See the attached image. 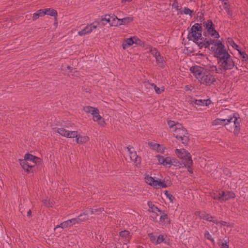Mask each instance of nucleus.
<instances>
[{"mask_svg": "<svg viewBox=\"0 0 248 248\" xmlns=\"http://www.w3.org/2000/svg\"><path fill=\"white\" fill-rule=\"evenodd\" d=\"M223 6L224 9L225 10L227 14L230 16H232V12L230 9V5L226 1H225L223 3Z\"/></svg>", "mask_w": 248, "mask_h": 248, "instance_id": "72a5a7b5", "label": "nucleus"}, {"mask_svg": "<svg viewBox=\"0 0 248 248\" xmlns=\"http://www.w3.org/2000/svg\"><path fill=\"white\" fill-rule=\"evenodd\" d=\"M149 145L152 149L159 153L163 154L166 150V148L163 145L154 142H149Z\"/></svg>", "mask_w": 248, "mask_h": 248, "instance_id": "f3484780", "label": "nucleus"}, {"mask_svg": "<svg viewBox=\"0 0 248 248\" xmlns=\"http://www.w3.org/2000/svg\"><path fill=\"white\" fill-rule=\"evenodd\" d=\"M221 248H229V245L228 242L225 241L224 243H223L221 245Z\"/></svg>", "mask_w": 248, "mask_h": 248, "instance_id": "864d4df0", "label": "nucleus"}, {"mask_svg": "<svg viewBox=\"0 0 248 248\" xmlns=\"http://www.w3.org/2000/svg\"><path fill=\"white\" fill-rule=\"evenodd\" d=\"M175 154L179 158L183 159L185 163L188 162L189 164L192 163V160L189 153L185 149H176Z\"/></svg>", "mask_w": 248, "mask_h": 248, "instance_id": "1a4fd4ad", "label": "nucleus"}, {"mask_svg": "<svg viewBox=\"0 0 248 248\" xmlns=\"http://www.w3.org/2000/svg\"><path fill=\"white\" fill-rule=\"evenodd\" d=\"M237 51H238L239 55L242 58V60L246 59L248 56V55L246 54V53L245 51H242V50H240L239 49H238L237 50Z\"/></svg>", "mask_w": 248, "mask_h": 248, "instance_id": "a18cd8bd", "label": "nucleus"}, {"mask_svg": "<svg viewBox=\"0 0 248 248\" xmlns=\"http://www.w3.org/2000/svg\"><path fill=\"white\" fill-rule=\"evenodd\" d=\"M168 125H169L170 127L171 128V131H172V129H175V125L177 124H175V122L174 121H170L168 122Z\"/></svg>", "mask_w": 248, "mask_h": 248, "instance_id": "de8ad7c7", "label": "nucleus"}, {"mask_svg": "<svg viewBox=\"0 0 248 248\" xmlns=\"http://www.w3.org/2000/svg\"><path fill=\"white\" fill-rule=\"evenodd\" d=\"M217 225H220V226H225L227 225V222L223 221H219L218 220V223H216Z\"/></svg>", "mask_w": 248, "mask_h": 248, "instance_id": "5fc2aeb1", "label": "nucleus"}, {"mask_svg": "<svg viewBox=\"0 0 248 248\" xmlns=\"http://www.w3.org/2000/svg\"><path fill=\"white\" fill-rule=\"evenodd\" d=\"M192 13L193 11L191 10L187 7H184L183 10V13L184 14L189 15L191 17Z\"/></svg>", "mask_w": 248, "mask_h": 248, "instance_id": "c03bdc74", "label": "nucleus"}, {"mask_svg": "<svg viewBox=\"0 0 248 248\" xmlns=\"http://www.w3.org/2000/svg\"><path fill=\"white\" fill-rule=\"evenodd\" d=\"M31 210H29L28 212H27V216L28 217H30L31 216Z\"/></svg>", "mask_w": 248, "mask_h": 248, "instance_id": "4d7b16f0", "label": "nucleus"}, {"mask_svg": "<svg viewBox=\"0 0 248 248\" xmlns=\"http://www.w3.org/2000/svg\"><path fill=\"white\" fill-rule=\"evenodd\" d=\"M53 130L62 136L66 138H74L77 136V131H69L63 127L54 128Z\"/></svg>", "mask_w": 248, "mask_h": 248, "instance_id": "f8f14e48", "label": "nucleus"}, {"mask_svg": "<svg viewBox=\"0 0 248 248\" xmlns=\"http://www.w3.org/2000/svg\"><path fill=\"white\" fill-rule=\"evenodd\" d=\"M133 20V18L132 17H126L121 19L120 18V26L128 24Z\"/></svg>", "mask_w": 248, "mask_h": 248, "instance_id": "cd10ccee", "label": "nucleus"}, {"mask_svg": "<svg viewBox=\"0 0 248 248\" xmlns=\"http://www.w3.org/2000/svg\"><path fill=\"white\" fill-rule=\"evenodd\" d=\"M240 130V126H234V129L233 131V133L235 135H237L239 132Z\"/></svg>", "mask_w": 248, "mask_h": 248, "instance_id": "8fccbe9b", "label": "nucleus"}, {"mask_svg": "<svg viewBox=\"0 0 248 248\" xmlns=\"http://www.w3.org/2000/svg\"><path fill=\"white\" fill-rule=\"evenodd\" d=\"M220 1H222L223 2L226 1L227 0H219Z\"/></svg>", "mask_w": 248, "mask_h": 248, "instance_id": "052dcab7", "label": "nucleus"}, {"mask_svg": "<svg viewBox=\"0 0 248 248\" xmlns=\"http://www.w3.org/2000/svg\"><path fill=\"white\" fill-rule=\"evenodd\" d=\"M148 204L150 208L151 211L153 213H156L157 216L159 215L158 214H157V212H159V213L161 212L162 211L160 210L155 205L152 204L151 202H148Z\"/></svg>", "mask_w": 248, "mask_h": 248, "instance_id": "7c9ffc66", "label": "nucleus"}, {"mask_svg": "<svg viewBox=\"0 0 248 248\" xmlns=\"http://www.w3.org/2000/svg\"><path fill=\"white\" fill-rule=\"evenodd\" d=\"M99 24V22L95 21L90 24L87 25L81 31H78V34L80 36H82L91 33L97 28Z\"/></svg>", "mask_w": 248, "mask_h": 248, "instance_id": "9b49d317", "label": "nucleus"}, {"mask_svg": "<svg viewBox=\"0 0 248 248\" xmlns=\"http://www.w3.org/2000/svg\"><path fill=\"white\" fill-rule=\"evenodd\" d=\"M149 237L151 241L154 244H155V242L156 240V237L153 234V233L149 234Z\"/></svg>", "mask_w": 248, "mask_h": 248, "instance_id": "09e8293b", "label": "nucleus"}, {"mask_svg": "<svg viewBox=\"0 0 248 248\" xmlns=\"http://www.w3.org/2000/svg\"><path fill=\"white\" fill-rule=\"evenodd\" d=\"M110 17L111 15H106L104 17H102L101 21L103 22L104 25H106L107 23H109L110 24Z\"/></svg>", "mask_w": 248, "mask_h": 248, "instance_id": "f704fd0d", "label": "nucleus"}, {"mask_svg": "<svg viewBox=\"0 0 248 248\" xmlns=\"http://www.w3.org/2000/svg\"><path fill=\"white\" fill-rule=\"evenodd\" d=\"M95 108H96L93 107L86 106L83 108V110L86 113H91L92 114Z\"/></svg>", "mask_w": 248, "mask_h": 248, "instance_id": "e433bc0d", "label": "nucleus"}, {"mask_svg": "<svg viewBox=\"0 0 248 248\" xmlns=\"http://www.w3.org/2000/svg\"><path fill=\"white\" fill-rule=\"evenodd\" d=\"M150 85L154 88L155 93L158 94H161L162 92L164 91L165 89L164 87L159 88L154 83L150 84Z\"/></svg>", "mask_w": 248, "mask_h": 248, "instance_id": "473e14b6", "label": "nucleus"}, {"mask_svg": "<svg viewBox=\"0 0 248 248\" xmlns=\"http://www.w3.org/2000/svg\"><path fill=\"white\" fill-rule=\"evenodd\" d=\"M233 119H234L233 122L234 126H240V123L238 122V119L239 118V117L238 116V114L235 113L233 114L232 115Z\"/></svg>", "mask_w": 248, "mask_h": 248, "instance_id": "58836bf2", "label": "nucleus"}, {"mask_svg": "<svg viewBox=\"0 0 248 248\" xmlns=\"http://www.w3.org/2000/svg\"><path fill=\"white\" fill-rule=\"evenodd\" d=\"M76 138V141L77 143H85L87 142L89 140V138L88 136H81L78 134L77 131V136L75 137Z\"/></svg>", "mask_w": 248, "mask_h": 248, "instance_id": "5701e85b", "label": "nucleus"}, {"mask_svg": "<svg viewBox=\"0 0 248 248\" xmlns=\"http://www.w3.org/2000/svg\"><path fill=\"white\" fill-rule=\"evenodd\" d=\"M192 164V163H190H190L189 164L188 162L185 163V166L187 168L188 171L190 173H193V170L191 167Z\"/></svg>", "mask_w": 248, "mask_h": 248, "instance_id": "49530a36", "label": "nucleus"}, {"mask_svg": "<svg viewBox=\"0 0 248 248\" xmlns=\"http://www.w3.org/2000/svg\"><path fill=\"white\" fill-rule=\"evenodd\" d=\"M243 64L248 67V56L243 60H242Z\"/></svg>", "mask_w": 248, "mask_h": 248, "instance_id": "3c124183", "label": "nucleus"}, {"mask_svg": "<svg viewBox=\"0 0 248 248\" xmlns=\"http://www.w3.org/2000/svg\"><path fill=\"white\" fill-rule=\"evenodd\" d=\"M159 214L161 215L159 219L160 224L164 225L166 224V222H169L168 216L167 214L165 213L164 211H161Z\"/></svg>", "mask_w": 248, "mask_h": 248, "instance_id": "b1692460", "label": "nucleus"}, {"mask_svg": "<svg viewBox=\"0 0 248 248\" xmlns=\"http://www.w3.org/2000/svg\"><path fill=\"white\" fill-rule=\"evenodd\" d=\"M123 248H128V246H127V244L124 243L123 245Z\"/></svg>", "mask_w": 248, "mask_h": 248, "instance_id": "bf43d9fd", "label": "nucleus"}, {"mask_svg": "<svg viewBox=\"0 0 248 248\" xmlns=\"http://www.w3.org/2000/svg\"><path fill=\"white\" fill-rule=\"evenodd\" d=\"M127 149L131 160L136 163V165L140 164L141 160L140 157L137 155V153L134 151V148L128 147Z\"/></svg>", "mask_w": 248, "mask_h": 248, "instance_id": "4468645a", "label": "nucleus"}, {"mask_svg": "<svg viewBox=\"0 0 248 248\" xmlns=\"http://www.w3.org/2000/svg\"><path fill=\"white\" fill-rule=\"evenodd\" d=\"M174 136L183 144H186L188 141V137L186 130L181 124H177L175 129H172Z\"/></svg>", "mask_w": 248, "mask_h": 248, "instance_id": "20e7f679", "label": "nucleus"}, {"mask_svg": "<svg viewBox=\"0 0 248 248\" xmlns=\"http://www.w3.org/2000/svg\"><path fill=\"white\" fill-rule=\"evenodd\" d=\"M120 235L125 239L126 242H129L131 238L130 232L128 231L124 230L120 232Z\"/></svg>", "mask_w": 248, "mask_h": 248, "instance_id": "bb28decb", "label": "nucleus"}, {"mask_svg": "<svg viewBox=\"0 0 248 248\" xmlns=\"http://www.w3.org/2000/svg\"><path fill=\"white\" fill-rule=\"evenodd\" d=\"M93 120L94 122H96L101 126L104 127L105 125V122L99 114V111L97 108L94 110L92 113Z\"/></svg>", "mask_w": 248, "mask_h": 248, "instance_id": "ddd939ff", "label": "nucleus"}, {"mask_svg": "<svg viewBox=\"0 0 248 248\" xmlns=\"http://www.w3.org/2000/svg\"><path fill=\"white\" fill-rule=\"evenodd\" d=\"M155 157L158 164L166 167H170L172 165L177 166L179 162L175 158L167 155H156Z\"/></svg>", "mask_w": 248, "mask_h": 248, "instance_id": "39448f33", "label": "nucleus"}, {"mask_svg": "<svg viewBox=\"0 0 248 248\" xmlns=\"http://www.w3.org/2000/svg\"><path fill=\"white\" fill-rule=\"evenodd\" d=\"M70 226H71L69 220L68 219L66 221H65L61 223L60 225H57L55 228V230H56V229H57L58 228H62V229H64V228H67V227H70Z\"/></svg>", "mask_w": 248, "mask_h": 248, "instance_id": "2f4dec72", "label": "nucleus"}, {"mask_svg": "<svg viewBox=\"0 0 248 248\" xmlns=\"http://www.w3.org/2000/svg\"><path fill=\"white\" fill-rule=\"evenodd\" d=\"M44 15H48L56 17L57 16L58 13L57 12L51 8H46L44 9Z\"/></svg>", "mask_w": 248, "mask_h": 248, "instance_id": "a878e982", "label": "nucleus"}, {"mask_svg": "<svg viewBox=\"0 0 248 248\" xmlns=\"http://www.w3.org/2000/svg\"><path fill=\"white\" fill-rule=\"evenodd\" d=\"M88 219L87 217H85L84 216V213L81 214L80 215H79L76 218H73L69 220V221L70 222L71 226H73V225L76 224H79L81 223V222L84 221Z\"/></svg>", "mask_w": 248, "mask_h": 248, "instance_id": "6ab92c4d", "label": "nucleus"}, {"mask_svg": "<svg viewBox=\"0 0 248 248\" xmlns=\"http://www.w3.org/2000/svg\"><path fill=\"white\" fill-rule=\"evenodd\" d=\"M200 217L202 219L212 222L214 223H218V220L216 217L212 216L208 214H206L205 213H201L200 215Z\"/></svg>", "mask_w": 248, "mask_h": 248, "instance_id": "412c9836", "label": "nucleus"}, {"mask_svg": "<svg viewBox=\"0 0 248 248\" xmlns=\"http://www.w3.org/2000/svg\"><path fill=\"white\" fill-rule=\"evenodd\" d=\"M213 197L214 199H217L220 201H225L234 198L235 195V194L232 192L230 191H220L218 194L216 195L214 194Z\"/></svg>", "mask_w": 248, "mask_h": 248, "instance_id": "9d476101", "label": "nucleus"}, {"mask_svg": "<svg viewBox=\"0 0 248 248\" xmlns=\"http://www.w3.org/2000/svg\"><path fill=\"white\" fill-rule=\"evenodd\" d=\"M210 165L211 164L209 163L205 165V169L208 172H211L213 170H216V166L215 165H212L210 166Z\"/></svg>", "mask_w": 248, "mask_h": 248, "instance_id": "4c0bfd02", "label": "nucleus"}, {"mask_svg": "<svg viewBox=\"0 0 248 248\" xmlns=\"http://www.w3.org/2000/svg\"><path fill=\"white\" fill-rule=\"evenodd\" d=\"M102 208H93L85 210L83 213L85 217H89L91 215H98L102 212ZM89 218H88V219Z\"/></svg>", "mask_w": 248, "mask_h": 248, "instance_id": "4be33fe9", "label": "nucleus"}, {"mask_svg": "<svg viewBox=\"0 0 248 248\" xmlns=\"http://www.w3.org/2000/svg\"><path fill=\"white\" fill-rule=\"evenodd\" d=\"M185 89L186 91H188V90H190V86H188V85H186V86L185 87Z\"/></svg>", "mask_w": 248, "mask_h": 248, "instance_id": "13d9d810", "label": "nucleus"}, {"mask_svg": "<svg viewBox=\"0 0 248 248\" xmlns=\"http://www.w3.org/2000/svg\"><path fill=\"white\" fill-rule=\"evenodd\" d=\"M211 49L217 58L219 67L217 68V66L210 63L206 66L208 70L222 74L223 72L233 69L235 66L234 61L227 51L222 40H219L214 44Z\"/></svg>", "mask_w": 248, "mask_h": 248, "instance_id": "f257e3e1", "label": "nucleus"}, {"mask_svg": "<svg viewBox=\"0 0 248 248\" xmlns=\"http://www.w3.org/2000/svg\"><path fill=\"white\" fill-rule=\"evenodd\" d=\"M139 41L140 40L135 36L127 38L123 43V47L124 49H127L134 44H138Z\"/></svg>", "mask_w": 248, "mask_h": 248, "instance_id": "2eb2a0df", "label": "nucleus"}, {"mask_svg": "<svg viewBox=\"0 0 248 248\" xmlns=\"http://www.w3.org/2000/svg\"><path fill=\"white\" fill-rule=\"evenodd\" d=\"M24 160L32 163V165L35 167L36 165L40 161V159L33 156L31 154H26L24 156Z\"/></svg>", "mask_w": 248, "mask_h": 248, "instance_id": "a211bd4d", "label": "nucleus"}, {"mask_svg": "<svg viewBox=\"0 0 248 248\" xmlns=\"http://www.w3.org/2000/svg\"><path fill=\"white\" fill-rule=\"evenodd\" d=\"M165 195L166 196V197L169 200L170 202L173 203V200L174 199V196L170 193H169L167 191H166L165 192Z\"/></svg>", "mask_w": 248, "mask_h": 248, "instance_id": "37998d69", "label": "nucleus"}, {"mask_svg": "<svg viewBox=\"0 0 248 248\" xmlns=\"http://www.w3.org/2000/svg\"><path fill=\"white\" fill-rule=\"evenodd\" d=\"M213 125H223L221 119L217 118L212 122Z\"/></svg>", "mask_w": 248, "mask_h": 248, "instance_id": "ea45409f", "label": "nucleus"}, {"mask_svg": "<svg viewBox=\"0 0 248 248\" xmlns=\"http://www.w3.org/2000/svg\"><path fill=\"white\" fill-rule=\"evenodd\" d=\"M190 71L202 84L209 86L216 80L212 74L199 66L195 65L191 67Z\"/></svg>", "mask_w": 248, "mask_h": 248, "instance_id": "7ed1b4c3", "label": "nucleus"}, {"mask_svg": "<svg viewBox=\"0 0 248 248\" xmlns=\"http://www.w3.org/2000/svg\"><path fill=\"white\" fill-rule=\"evenodd\" d=\"M201 26L199 24L194 25L191 29V32L188 34V38L192 40L197 45L199 49L203 48H208L210 45H214L216 42L214 40H211L210 41H205L202 37V31Z\"/></svg>", "mask_w": 248, "mask_h": 248, "instance_id": "f03ea898", "label": "nucleus"}, {"mask_svg": "<svg viewBox=\"0 0 248 248\" xmlns=\"http://www.w3.org/2000/svg\"><path fill=\"white\" fill-rule=\"evenodd\" d=\"M223 125L228 124L230 123L232 121V115H230L226 119H221Z\"/></svg>", "mask_w": 248, "mask_h": 248, "instance_id": "c9c22d12", "label": "nucleus"}, {"mask_svg": "<svg viewBox=\"0 0 248 248\" xmlns=\"http://www.w3.org/2000/svg\"><path fill=\"white\" fill-rule=\"evenodd\" d=\"M144 180L146 184L155 188H166L167 185L165 181L161 180H155L154 178L151 176L149 174L146 173L144 175Z\"/></svg>", "mask_w": 248, "mask_h": 248, "instance_id": "0eeeda50", "label": "nucleus"}, {"mask_svg": "<svg viewBox=\"0 0 248 248\" xmlns=\"http://www.w3.org/2000/svg\"><path fill=\"white\" fill-rule=\"evenodd\" d=\"M44 9H40L38 10L36 13H34L33 15V20H36L40 16H44Z\"/></svg>", "mask_w": 248, "mask_h": 248, "instance_id": "c756f323", "label": "nucleus"}, {"mask_svg": "<svg viewBox=\"0 0 248 248\" xmlns=\"http://www.w3.org/2000/svg\"><path fill=\"white\" fill-rule=\"evenodd\" d=\"M20 164L22 168L28 172H33L34 170L35 166L32 165V163L22 159L20 160Z\"/></svg>", "mask_w": 248, "mask_h": 248, "instance_id": "dca6fc26", "label": "nucleus"}, {"mask_svg": "<svg viewBox=\"0 0 248 248\" xmlns=\"http://www.w3.org/2000/svg\"><path fill=\"white\" fill-rule=\"evenodd\" d=\"M146 49L147 52L151 53L155 57L157 65L161 68H164L166 65V61L157 49L151 46L147 47Z\"/></svg>", "mask_w": 248, "mask_h": 248, "instance_id": "423d86ee", "label": "nucleus"}, {"mask_svg": "<svg viewBox=\"0 0 248 248\" xmlns=\"http://www.w3.org/2000/svg\"><path fill=\"white\" fill-rule=\"evenodd\" d=\"M44 204L46 206H51L52 207V205L50 204L49 201H48L47 200H44L43 201Z\"/></svg>", "mask_w": 248, "mask_h": 248, "instance_id": "603ef678", "label": "nucleus"}, {"mask_svg": "<svg viewBox=\"0 0 248 248\" xmlns=\"http://www.w3.org/2000/svg\"><path fill=\"white\" fill-rule=\"evenodd\" d=\"M110 25L114 27L120 26V18L114 15H111Z\"/></svg>", "mask_w": 248, "mask_h": 248, "instance_id": "393cba45", "label": "nucleus"}, {"mask_svg": "<svg viewBox=\"0 0 248 248\" xmlns=\"http://www.w3.org/2000/svg\"><path fill=\"white\" fill-rule=\"evenodd\" d=\"M204 238L207 240L211 241V242H214V239L212 237L208 231H206L204 234Z\"/></svg>", "mask_w": 248, "mask_h": 248, "instance_id": "79ce46f5", "label": "nucleus"}, {"mask_svg": "<svg viewBox=\"0 0 248 248\" xmlns=\"http://www.w3.org/2000/svg\"><path fill=\"white\" fill-rule=\"evenodd\" d=\"M211 100L208 99H194L191 101V104L197 105L198 106H207L211 104Z\"/></svg>", "mask_w": 248, "mask_h": 248, "instance_id": "aec40b11", "label": "nucleus"}, {"mask_svg": "<svg viewBox=\"0 0 248 248\" xmlns=\"http://www.w3.org/2000/svg\"><path fill=\"white\" fill-rule=\"evenodd\" d=\"M132 0H121V2L122 3H126L127 2H130Z\"/></svg>", "mask_w": 248, "mask_h": 248, "instance_id": "6e6d98bb", "label": "nucleus"}, {"mask_svg": "<svg viewBox=\"0 0 248 248\" xmlns=\"http://www.w3.org/2000/svg\"><path fill=\"white\" fill-rule=\"evenodd\" d=\"M207 33L211 37L214 39H218L220 37L219 33L215 30V25L211 20H207L204 23Z\"/></svg>", "mask_w": 248, "mask_h": 248, "instance_id": "6e6552de", "label": "nucleus"}, {"mask_svg": "<svg viewBox=\"0 0 248 248\" xmlns=\"http://www.w3.org/2000/svg\"><path fill=\"white\" fill-rule=\"evenodd\" d=\"M165 239V236L162 234H160L156 237L155 244H159L163 242Z\"/></svg>", "mask_w": 248, "mask_h": 248, "instance_id": "a19ab883", "label": "nucleus"}, {"mask_svg": "<svg viewBox=\"0 0 248 248\" xmlns=\"http://www.w3.org/2000/svg\"><path fill=\"white\" fill-rule=\"evenodd\" d=\"M227 43L231 46L233 49L237 50L239 49V46L233 41V39L231 37L227 38Z\"/></svg>", "mask_w": 248, "mask_h": 248, "instance_id": "c85d7f7f", "label": "nucleus"}]
</instances>
